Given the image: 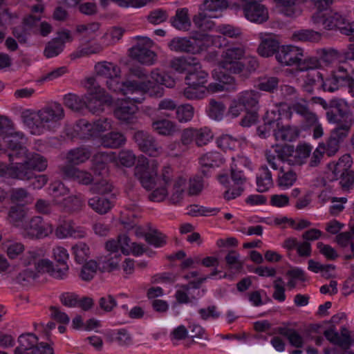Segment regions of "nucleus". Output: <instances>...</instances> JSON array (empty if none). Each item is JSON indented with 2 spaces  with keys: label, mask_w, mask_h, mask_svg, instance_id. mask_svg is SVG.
I'll return each instance as SVG.
<instances>
[{
  "label": "nucleus",
  "mask_w": 354,
  "mask_h": 354,
  "mask_svg": "<svg viewBox=\"0 0 354 354\" xmlns=\"http://www.w3.org/2000/svg\"><path fill=\"white\" fill-rule=\"evenodd\" d=\"M53 257L59 263L56 267L47 258L46 250L44 247L28 249L21 259V263L25 269L19 273L18 280L20 282L30 283L44 274H48L57 279H65L68 274L67 261L69 258L66 249L59 245L54 247Z\"/></svg>",
  "instance_id": "1"
},
{
  "label": "nucleus",
  "mask_w": 354,
  "mask_h": 354,
  "mask_svg": "<svg viewBox=\"0 0 354 354\" xmlns=\"http://www.w3.org/2000/svg\"><path fill=\"white\" fill-rule=\"evenodd\" d=\"M64 108L59 103H52L34 111L26 109L21 112V120L33 135H41L46 131H54L60 127L64 119Z\"/></svg>",
  "instance_id": "2"
},
{
  "label": "nucleus",
  "mask_w": 354,
  "mask_h": 354,
  "mask_svg": "<svg viewBox=\"0 0 354 354\" xmlns=\"http://www.w3.org/2000/svg\"><path fill=\"white\" fill-rule=\"evenodd\" d=\"M247 46L243 43L232 44L223 50L218 62V69H223L232 74L243 71L245 64L241 62L245 57Z\"/></svg>",
  "instance_id": "3"
},
{
  "label": "nucleus",
  "mask_w": 354,
  "mask_h": 354,
  "mask_svg": "<svg viewBox=\"0 0 354 354\" xmlns=\"http://www.w3.org/2000/svg\"><path fill=\"white\" fill-rule=\"evenodd\" d=\"M84 86L87 90V93L85 94V107L93 113L102 112L105 104L111 103V96L106 93L104 88L99 86L95 78H87Z\"/></svg>",
  "instance_id": "4"
},
{
  "label": "nucleus",
  "mask_w": 354,
  "mask_h": 354,
  "mask_svg": "<svg viewBox=\"0 0 354 354\" xmlns=\"http://www.w3.org/2000/svg\"><path fill=\"white\" fill-rule=\"evenodd\" d=\"M344 319H346V315L344 313L333 315L330 319L333 326L326 330L324 334L330 342L339 346L342 349L347 350L354 343V330L346 326H342L340 333H339L334 328L335 325L339 324Z\"/></svg>",
  "instance_id": "5"
},
{
  "label": "nucleus",
  "mask_w": 354,
  "mask_h": 354,
  "mask_svg": "<svg viewBox=\"0 0 354 354\" xmlns=\"http://www.w3.org/2000/svg\"><path fill=\"white\" fill-rule=\"evenodd\" d=\"M266 157L269 165L274 170H279L277 183L283 190L289 189L297 180L296 173L290 167H285L283 162L271 150L266 151Z\"/></svg>",
  "instance_id": "6"
},
{
  "label": "nucleus",
  "mask_w": 354,
  "mask_h": 354,
  "mask_svg": "<svg viewBox=\"0 0 354 354\" xmlns=\"http://www.w3.org/2000/svg\"><path fill=\"white\" fill-rule=\"evenodd\" d=\"M186 181L182 176H176L170 166L167 165L162 169L160 183L171 187L170 201L172 203H178L183 199Z\"/></svg>",
  "instance_id": "7"
},
{
  "label": "nucleus",
  "mask_w": 354,
  "mask_h": 354,
  "mask_svg": "<svg viewBox=\"0 0 354 354\" xmlns=\"http://www.w3.org/2000/svg\"><path fill=\"white\" fill-rule=\"evenodd\" d=\"M158 162L156 160H148L141 158L134 169V174L142 186L146 189L154 188L158 176Z\"/></svg>",
  "instance_id": "8"
},
{
  "label": "nucleus",
  "mask_w": 354,
  "mask_h": 354,
  "mask_svg": "<svg viewBox=\"0 0 354 354\" xmlns=\"http://www.w3.org/2000/svg\"><path fill=\"white\" fill-rule=\"evenodd\" d=\"M18 344L15 354H54L49 344H39L38 337L31 333L21 334L18 337Z\"/></svg>",
  "instance_id": "9"
},
{
  "label": "nucleus",
  "mask_w": 354,
  "mask_h": 354,
  "mask_svg": "<svg viewBox=\"0 0 354 354\" xmlns=\"http://www.w3.org/2000/svg\"><path fill=\"white\" fill-rule=\"evenodd\" d=\"M213 136L212 131L207 127L200 129L187 128L181 133V142L187 148L194 144L201 147L207 145Z\"/></svg>",
  "instance_id": "10"
},
{
  "label": "nucleus",
  "mask_w": 354,
  "mask_h": 354,
  "mask_svg": "<svg viewBox=\"0 0 354 354\" xmlns=\"http://www.w3.org/2000/svg\"><path fill=\"white\" fill-rule=\"evenodd\" d=\"M199 32L194 33L192 37H175L168 44L169 48L176 53L198 54L203 51L202 44L198 40Z\"/></svg>",
  "instance_id": "11"
},
{
  "label": "nucleus",
  "mask_w": 354,
  "mask_h": 354,
  "mask_svg": "<svg viewBox=\"0 0 354 354\" xmlns=\"http://www.w3.org/2000/svg\"><path fill=\"white\" fill-rule=\"evenodd\" d=\"M53 230V226L50 223L44 222L41 216H33L24 227L25 236L32 239L47 237Z\"/></svg>",
  "instance_id": "12"
},
{
  "label": "nucleus",
  "mask_w": 354,
  "mask_h": 354,
  "mask_svg": "<svg viewBox=\"0 0 354 354\" xmlns=\"http://www.w3.org/2000/svg\"><path fill=\"white\" fill-rule=\"evenodd\" d=\"M304 57L303 48L293 45H283L276 53L277 60L285 66H297L298 68Z\"/></svg>",
  "instance_id": "13"
},
{
  "label": "nucleus",
  "mask_w": 354,
  "mask_h": 354,
  "mask_svg": "<svg viewBox=\"0 0 354 354\" xmlns=\"http://www.w3.org/2000/svg\"><path fill=\"white\" fill-rule=\"evenodd\" d=\"M139 42L130 49V55L132 58L141 64L151 65L156 59V54L149 47L151 41L148 37H138Z\"/></svg>",
  "instance_id": "14"
},
{
  "label": "nucleus",
  "mask_w": 354,
  "mask_h": 354,
  "mask_svg": "<svg viewBox=\"0 0 354 354\" xmlns=\"http://www.w3.org/2000/svg\"><path fill=\"white\" fill-rule=\"evenodd\" d=\"M206 279L207 277L200 278L196 282L179 286L175 294L177 301L180 304H187L201 297L205 294V290H200L199 286Z\"/></svg>",
  "instance_id": "15"
},
{
  "label": "nucleus",
  "mask_w": 354,
  "mask_h": 354,
  "mask_svg": "<svg viewBox=\"0 0 354 354\" xmlns=\"http://www.w3.org/2000/svg\"><path fill=\"white\" fill-rule=\"evenodd\" d=\"M151 88H153V84L151 80H147V82H138L136 80H127L123 82V88L122 93L124 95L138 94L140 97H129L127 100H131V102L136 103H141L143 100V94Z\"/></svg>",
  "instance_id": "16"
},
{
  "label": "nucleus",
  "mask_w": 354,
  "mask_h": 354,
  "mask_svg": "<svg viewBox=\"0 0 354 354\" xmlns=\"http://www.w3.org/2000/svg\"><path fill=\"white\" fill-rule=\"evenodd\" d=\"M134 140L141 151L150 156L157 157L162 153V148L158 144L154 137L143 131H138L134 134Z\"/></svg>",
  "instance_id": "17"
},
{
  "label": "nucleus",
  "mask_w": 354,
  "mask_h": 354,
  "mask_svg": "<svg viewBox=\"0 0 354 354\" xmlns=\"http://www.w3.org/2000/svg\"><path fill=\"white\" fill-rule=\"evenodd\" d=\"M3 140L12 151V153L9 155L10 158H20L26 156L27 149L24 146L26 139L22 132L15 131L13 129L3 136Z\"/></svg>",
  "instance_id": "18"
},
{
  "label": "nucleus",
  "mask_w": 354,
  "mask_h": 354,
  "mask_svg": "<svg viewBox=\"0 0 354 354\" xmlns=\"http://www.w3.org/2000/svg\"><path fill=\"white\" fill-rule=\"evenodd\" d=\"M212 77L218 82L210 83L206 87V93L236 90V82L232 76L223 73L219 69H214L212 71Z\"/></svg>",
  "instance_id": "19"
},
{
  "label": "nucleus",
  "mask_w": 354,
  "mask_h": 354,
  "mask_svg": "<svg viewBox=\"0 0 354 354\" xmlns=\"http://www.w3.org/2000/svg\"><path fill=\"white\" fill-rule=\"evenodd\" d=\"M252 5L243 6V13L246 19L252 23L261 24L269 19L268 8L262 3V1H257Z\"/></svg>",
  "instance_id": "20"
},
{
  "label": "nucleus",
  "mask_w": 354,
  "mask_h": 354,
  "mask_svg": "<svg viewBox=\"0 0 354 354\" xmlns=\"http://www.w3.org/2000/svg\"><path fill=\"white\" fill-rule=\"evenodd\" d=\"M258 38L260 40L257 48L258 54L263 57H268L274 54L276 55L279 47V42L276 39L275 35L272 33L260 32L258 34Z\"/></svg>",
  "instance_id": "21"
},
{
  "label": "nucleus",
  "mask_w": 354,
  "mask_h": 354,
  "mask_svg": "<svg viewBox=\"0 0 354 354\" xmlns=\"http://www.w3.org/2000/svg\"><path fill=\"white\" fill-rule=\"evenodd\" d=\"M60 169L65 178L76 181L80 185H88L93 181L92 174L88 171L80 169L72 165L63 166Z\"/></svg>",
  "instance_id": "22"
},
{
  "label": "nucleus",
  "mask_w": 354,
  "mask_h": 354,
  "mask_svg": "<svg viewBox=\"0 0 354 354\" xmlns=\"http://www.w3.org/2000/svg\"><path fill=\"white\" fill-rule=\"evenodd\" d=\"M55 234L59 239L67 237H73L75 239H82L86 236V233L84 228L81 227H75L72 221H64L60 223L55 230Z\"/></svg>",
  "instance_id": "23"
},
{
  "label": "nucleus",
  "mask_w": 354,
  "mask_h": 354,
  "mask_svg": "<svg viewBox=\"0 0 354 354\" xmlns=\"http://www.w3.org/2000/svg\"><path fill=\"white\" fill-rule=\"evenodd\" d=\"M231 178L237 187L229 189L225 192L224 197L227 200H232L239 196L243 192V185L247 180L242 169L236 167H231Z\"/></svg>",
  "instance_id": "24"
},
{
  "label": "nucleus",
  "mask_w": 354,
  "mask_h": 354,
  "mask_svg": "<svg viewBox=\"0 0 354 354\" xmlns=\"http://www.w3.org/2000/svg\"><path fill=\"white\" fill-rule=\"evenodd\" d=\"M136 103L127 100L119 101L114 111L115 118L121 121L130 122L138 111Z\"/></svg>",
  "instance_id": "25"
},
{
  "label": "nucleus",
  "mask_w": 354,
  "mask_h": 354,
  "mask_svg": "<svg viewBox=\"0 0 354 354\" xmlns=\"http://www.w3.org/2000/svg\"><path fill=\"white\" fill-rule=\"evenodd\" d=\"M260 96L261 94L258 91L253 90L244 91L239 93L236 96V102L241 104L247 111H258Z\"/></svg>",
  "instance_id": "26"
},
{
  "label": "nucleus",
  "mask_w": 354,
  "mask_h": 354,
  "mask_svg": "<svg viewBox=\"0 0 354 354\" xmlns=\"http://www.w3.org/2000/svg\"><path fill=\"white\" fill-rule=\"evenodd\" d=\"M170 66L178 73L187 75L193 67H199V61L194 57H178L171 60Z\"/></svg>",
  "instance_id": "27"
},
{
  "label": "nucleus",
  "mask_w": 354,
  "mask_h": 354,
  "mask_svg": "<svg viewBox=\"0 0 354 354\" xmlns=\"http://www.w3.org/2000/svg\"><path fill=\"white\" fill-rule=\"evenodd\" d=\"M151 127L153 131H155L158 134L163 136H173L179 132V128L176 123L167 119L153 121Z\"/></svg>",
  "instance_id": "28"
},
{
  "label": "nucleus",
  "mask_w": 354,
  "mask_h": 354,
  "mask_svg": "<svg viewBox=\"0 0 354 354\" xmlns=\"http://www.w3.org/2000/svg\"><path fill=\"white\" fill-rule=\"evenodd\" d=\"M280 120L279 114L275 111H268L264 118V123L257 128V133L259 137L266 138L270 136V132L274 129H277V122Z\"/></svg>",
  "instance_id": "29"
},
{
  "label": "nucleus",
  "mask_w": 354,
  "mask_h": 354,
  "mask_svg": "<svg viewBox=\"0 0 354 354\" xmlns=\"http://www.w3.org/2000/svg\"><path fill=\"white\" fill-rule=\"evenodd\" d=\"M40 18L29 15L24 18L23 28H15L13 29V35L21 43H24L27 40V30L32 29L37 26Z\"/></svg>",
  "instance_id": "30"
},
{
  "label": "nucleus",
  "mask_w": 354,
  "mask_h": 354,
  "mask_svg": "<svg viewBox=\"0 0 354 354\" xmlns=\"http://www.w3.org/2000/svg\"><path fill=\"white\" fill-rule=\"evenodd\" d=\"M217 17L218 16L215 14H209L208 12L201 11L193 17V22L197 28L203 31H216L217 26L212 19Z\"/></svg>",
  "instance_id": "31"
},
{
  "label": "nucleus",
  "mask_w": 354,
  "mask_h": 354,
  "mask_svg": "<svg viewBox=\"0 0 354 354\" xmlns=\"http://www.w3.org/2000/svg\"><path fill=\"white\" fill-rule=\"evenodd\" d=\"M277 129H274V136L277 140L292 142L299 136V130L296 127L286 125L280 126L279 120L277 122Z\"/></svg>",
  "instance_id": "32"
},
{
  "label": "nucleus",
  "mask_w": 354,
  "mask_h": 354,
  "mask_svg": "<svg viewBox=\"0 0 354 354\" xmlns=\"http://www.w3.org/2000/svg\"><path fill=\"white\" fill-rule=\"evenodd\" d=\"M202 44L203 50L208 47L214 46L218 48L227 46L229 44L228 40L222 35H214L209 34L200 33V37L197 39Z\"/></svg>",
  "instance_id": "33"
},
{
  "label": "nucleus",
  "mask_w": 354,
  "mask_h": 354,
  "mask_svg": "<svg viewBox=\"0 0 354 354\" xmlns=\"http://www.w3.org/2000/svg\"><path fill=\"white\" fill-rule=\"evenodd\" d=\"M352 164V159L350 155L342 156L336 163H330L328 165L333 173L331 180H337L349 169Z\"/></svg>",
  "instance_id": "34"
},
{
  "label": "nucleus",
  "mask_w": 354,
  "mask_h": 354,
  "mask_svg": "<svg viewBox=\"0 0 354 354\" xmlns=\"http://www.w3.org/2000/svg\"><path fill=\"white\" fill-rule=\"evenodd\" d=\"M316 10L311 17L313 24L318 22L330 10L334 0H304Z\"/></svg>",
  "instance_id": "35"
},
{
  "label": "nucleus",
  "mask_w": 354,
  "mask_h": 354,
  "mask_svg": "<svg viewBox=\"0 0 354 354\" xmlns=\"http://www.w3.org/2000/svg\"><path fill=\"white\" fill-rule=\"evenodd\" d=\"M170 21L172 26L179 30L187 31L191 27L188 9L186 8L178 9L176 15L171 18Z\"/></svg>",
  "instance_id": "36"
},
{
  "label": "nucleus",
  "mask_w": 354,
  "mask_h": 354,
  "mask_svg": "<svg viewBox=\"0 0 354 354\" xmlns=\"http://www.w3.org/2000/svg\"><path fill=\"white\" fill-rule=\"evenodd\" d=\"M208 73L202 70L201 64L199 62V67H193L191 68L185 77L186 84L187 85H196L199 86H205L207 82Z\"/></svg>",
  "instance_id": "37"
},
{
  "label": "nucleus",
  "mask_w": 354,
  "mask_h": 354,
  "mask_svg": "<svg viewBox=\"0 0 354 354\" xmlns=\"http://www.w3.org/2000/svg\"><path fill=\"white\" fill-rule=\"evenodd\" d=\"M95 71L100 76L109 79L111 77H120V68L116 64L109 62H100L95 64Z\"/></svg>",
  "instance_id": "38"
},
{
  "label": "nucleus",
  "mask_w": 354,
  "mask_h": 354,
  "mask_svg": "<svg viewBox=\"0 0 354 354\" xmlns=\"http://www.w3.org/2000/svg\"><path fill=\"white\" fill-rule=\"evenodd\" d=\"M125 142V136L117 131L108 133L101 138V144L106 148L116 149L124 145Z\"/></svg>",
  "instance_id": "39"
},
{
  "label": "nucleus",
  "mask_w": 354,
  "mask_h": 354,
  "mask_svg": "<svg viewBox=\"0 0 354 354\" xmlns=\"http://www.w3.org/2000/svg\"><path fill=\"white\" fill-rule=\"evenodd\" d=\"M346 75H339L337 72H333V75L326 80L322 78V87L324 91L334 92L339 87L346 86Z\"/></svg>",
  "instance_id": "40"
},
{
  "label": "nucleus",
  "mask_w": 354,
  "mask_h": 354,
  "mask_svg": "<svg viewBox=\"0 0 354 354\" xmlns=\"http://www.w3.org/2000/svg\"><path fill=\"white\" fill-rule=\"evenodd\" d=\"M28 216V209L22 207L15 206L12 207L9 211L8 219L15 226L24 230V227L27 223L26 219Z\"/></svg>",
  "instance_id": "41"
},
{
  "label": "nucleus",
  "mask_w": 354,
  "mask_h": 354,
  "mask_svg": "<svg viewBox=\"0 0 354 354\" xmlns=\"http://www.w3.org/2000/svg\"><path fill=\"white\" fill-rule=\"evenodd\" d=\"M34 169H32L27 161L25 160L21 163H17V166L12 167L10 171V178H18L20 180H30L34 177Z\"/></svg>",
  "instance_id": "42"
},
{
  "label": "nucleus",
  "mask_w": 354,
  "mask_h": 354,
  "mask_svg": "<svg viewBox=\"0 0 354 354\" xmlns=\"http://www.w3.org/2000/svg\"><path fill=\"white\" fill-rule=\"evenodd\" d=\"M124 29L121 27L113 26L107 29L101 38L104 48L113 46L118 43L122 37Z\"/></svg>",
  "instance_id": "43"
},
{
  "label": "nucleus",
  "mask_w": 354,
  "mask_h": 354,
  "mask_svg": "<svg viewBox=\"0 0 354 354\" xmlns=\"http://www.w3.org/2000/svg\"><path fill=\"white\" fill-rule=\"evenodd\" d=\"M88 205L96 213L104 214L111 210L113 205L105 197L94 196L88 199Z\"/></svg>",
  "instance_id": "44"
},
{
  "label": "nucleus",
  "mask_w": 354,
  "mask_h": 354,
  "mask_svg": "<svg viewBox=\"0 0 354 354\" xmlns=\"http://www.w3.org/2000/svg\"><path fill=\"white\" fill-rule=\"evenodd\" d=\"M91 156L90 151L85 147H77L70 150L66 156L71 165H80L85 162Z\"/></svg>",
  "instance_id": "45"
},
{
  "label": "nucleus",
  "mask_w": 354,
  "mask_h": 354,
  "mask_svg": "<svg viewBox=\"0 0 354 354\" xmlns=\"http://www.w3.org/2000/svg\"><path fill=\"white\" fill-rule=\"evenodd\" d=\"M273 185L272 174L266 166H262L257 176V190L259 192L268 191Z\"/></svg>",
  "instance_id": "46"
},
{
  "label": "nucleus",
  "mask_w": 354,
  "mask_h": 354,
  "mask_svg": "<svg viewBox=\"0 0 354 354\" xmlns=\"http://www.w3.org/2000/svg\"><path fill=\"white\" fill-rule=\"evenodd\" d=\"M122 257L120 254H107L98 259L99 269L102 272H111L118 269Z\"/></svg>",
  "instance_id": "47"
},
{
  "label": "nucleus",
  "mask_w": 354,
  "mask_h": 354,
  "mask_svg": "<svg viewBox=\"0 0 354 354\" xmlns=\"http://www.w3.org/2000/svg\"><path fill=\"white\" fill-rule=\"evenodd\" d=\"M84 205V200L81 194L68 196L63 198V201L58 205L63 209L68 212H78Z\"/></svg>",
  "instance_id": "48"
},
{
  "label": "nucleus",
  "mask_w": 354,
  "mask_h": 354,
  "mask_svg": "<svg viewBox=\"0 0 354 354\" xmlns=\"http://www.w3.org/2000/svg\"><path fill=\"white\" fill-rule=\"evenodd\" d=\"M224 162L222 156L216 151L206 153L200 158V164L203 168V173L205 174V169L219 167Z\"/></svg>",
  "instance_id": "49"
},
{
  "label": "nucleus",
  "mask_w": 354,
  "mask_h": 354,
  "mask_svg": "<svg viewBox=\"0 0 354 354\" xmlns=\"http://www.w3.org/2000/svg\"><path fill=\"white\" fill-rule=\"evenodd\" d=\"M50 194L53 198V203L59 205L69 194V189L61 181H55L50 185Z\"/></svg>",
  "instance_id": "50"
},
{
  "label": "nucleus",
  "mask_w": 354,
  "mask_h": 354,
  "mask_svg": "<svg viewBox=\"0 0 354 354\" xmlns=\"http://www.w3.org/2000/svg\"><path fill=\"white\" fill-rule=\"evenodd\" d=\"M104 49L102 44L94 43L79 47L73 52L70 57L71 59H75L83 57L88 56L93 54H97L102 52Z\"/></svg>",
  "instance_id": "51"
},
{
  "label": "nucleus",
  "mask_w": 354,
  "mask_h": 354,
  "mask_svg": "<svg viewBox=\"0 0 354 354\" xmlns=\"http://www.w3.org/2000/svg\"><path fill=\"white\" fill-rule=\"evenodd\" d=\"M73 136L86 139L93 137L91 122L85 119L78 120L73 127Z\"/></svg>",
  "instance_id": "52"
},
{
  "label": "nucleus",
  "mask_w": 354,
  "mask_h": 354,
  "mask_svg": "<svg viewBox=\"0 0 354 354\" xmlns=\"http://www.w3.org/2000/svg\"><path fill=\"white\" fill-rule=\"evenodd\" d=\"M6 251L7 256L10 259H19V264L21 263V257L26 253L25 245L21 242H10L6 245Z\"/></svg>",
  "instance_id": "53"
},
{
  "label": "nucleus",
  "mask_w": 354,
  "mask_h": 354,
  "mask_svg": "<svg viewBox=\"0 0 354 354\" xmlns=\"http://www.w3.org/2000/svg\"><path fill=\"white\" fill-rule=\"evenodd\" d=\"M115 161L113 163L116 166H123L131 167L134 165L136 156L131 150L125 149L120 151L118 153H115Z\"/></svg>",
  "instance_id": "54"
},
{
  "label": "nucleus",
  "mask_w": 354,
  "mask_h": 354,
  "mask_svg": "<svg viewBox=\"0 0 354 354\" xmlns=\"http://www.w3.org/2000/svg\"><path fill=\"white\" fill-rule=\"evenodd\" d=\"M321 39V34L313 30H300L295 31L292 39L295 41L317 42Z\"/></svg>",
  "instance_id": "55"
},
{
  "label": "nucleus",
  "mask_w": 354,
  "mask_h": 354,
  "mask_svg": "<svg viewBox=\"0 0 354 354\" xmlns=\"http://www.w3.org/2000/svg\"><path fill=\"white\" fill-rule=\"evenodd\" d=\"M151 82L153 84V88L156 84L164 85L168 88H172L175 85V80L167 74L161 73L158 69L153 70L150 75Z\"/></svg>",
  "instance_id": "56"
},
{
  "label": "nucleus",
  "mask_w": 354,
  "mask_h": 354,
  "mask_svg": "<svg viewBox=\"0 0 354 354\" xmlns=\"http://www.w3.org/2000/svg\"><path fill=\"white\" fill-rule=\"evenodd\" d=\"M24 156L26 158V160L27 161V164H29L35 171L40 172L44 171L47 168V160L41 155L39 153L28 155L26 153V156Z\"/></svg>",
  "instance_id": "57"
},
{
  "label": "nucleus",
  "mask_w": 354,
  "mask_h": 354,
  "mask_svg": "<svg viewBox=\"0 0 354 354\" xmlns=\"http://www.w3.org/2000/svg\"><path fill=\"white\" fill-rule=\"evenodd\" d=\"M64 103L72 110L80 111L85 107V95L78 96L73 93L66 94L64 97Z\"/></svg>",
  "instance_id": "58"
},
{
  "label": "nucleus",
  "mask_w": 354,
  "mask_h": 354,
  "mask_svg": "<svg viewBox=\"0 0 354 354\" xmlns=\"http://www.w3.org/2000/svg\"><path fill=\"white\" fill-rule=\"evenodd\" d=\"M323 75L318 71H313L307 73L303 84L304 88L310 93L315 86H321Z\"/></svg>",
  "instance_id": "59"
},
{
  "label": "nucleus",
  "mask_w": 354,
  "mask_h": 354,
  "mask_svg": "<svg viewBox=\"0 0 354 354\" xmlns=\"http://www.w3.org/2000/svg\"><path fill=\"white\" fill-rule=\"evenodd\" d=\"M115 152H97L93 157L94 167L100 169L104 168L105 165L113 161H115Z\"/></svg>",
  "instance_id": "60"
},
{
  "label": "nucleus",
  "mask_w": 354,
  "mask_h": 354,
  "mask_svg": "<svg viewBox=\"0 0 354 354\" xmlns=\"http://www.w3.org/2000/svg\"><path fill=\"white\" fill-rule=\"evenodd\" d=\"M146 241L156 248L162 247L166 244V236L156 229H148Z\"/></svg>",
  "instance_id": "61"
},
{
  "label": "nucleus",
  "mask_w": 354,
  "mask_h": 354,
  "mask_svg": "<svg viewBox=\"0 0 354 354\" xmlns=\"http://www.w3.org/2000/svg\"><path fill=\"white\" fill-rule=\"evenodd\" d=\"M73 254L78 263H84L90 255V248L84 242H78L72 248Z\"/></svg>",
  "instance_id": "62"
},
{
  "label": "nucleus",
  "mask_w": 354,
  "mask_h": 354,
  "mask_svg": "<svg viewBox=\"0 0 354 354\" xmlns=\"http://www.w3.org/2000/svg\"><path fill=\"white\" fill-rule=\"evenodd\" d=\"M206 86L187 85L183 91V95L187 100H200L206 96Z\"/></svg>",
  "instance_id": "63"
},
{
  "label": "nucleus",
  "mask_w": 354,
  "mask_h": 354,
  "mask_svg": "<svg viewBox=\"0 0 354 354\" xmlns=\"http://www.w3.org/2000/svg\"><path fill=\"white\" fill-rule=\"evenodd\" d=\"M167 196H171V187L160 183V185L149 194V198L153 202H161Z\"/></svg>",
  "instance_id": "64"
}]
</instances>
